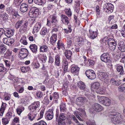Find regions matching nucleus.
Here are the masks:
<instances>
[{
  "instance_id": "f257e3e1",
  "label": "nucleus",
  "mask_w": 125,
  "mask_h": 125,
  "mask_svg": "<svg viewBox=\"0 0 125 125\" xmlns=\"http://www.w3.org/2000/svg\"><path fill=\"white\" fill-rule=\"evenodd\" d=\"M102 41L103 44H105L106 42H107L109 48L110 50L114 51L115 49L116 43L112 39L110 38L108 40L104 38L102 39Z\"/></svg>"
},
{
  "instance_id": "f03ea898",
  "label": "nucleus",
  "mask_w": 125,
  "mask_h": 125,
  "mask_svg": "<svg viewBox=\"0 0 125 125\" xmlns=\"http://www.w3.org/2000/svg\"><path fill=\"white\" fill-rule=\"evenodd\" d=\"M51 18H48L47 19V25L50 26L51 25L52 27H55L57 25L58 22L57 17L54 15H52Z\"/></svg>"
},
{
  "instance_id": "7ed1b4c3",
  "label": "nucleus",
  "mask_w": 125,
  "mask_h": 125,
  "mask_svg": "<svg viewBox=\"0 0 125 125\" xmlns=\"http://www.w3.org/2000/svg\"><path fill=\"white\" fill-rule=\"evenodd\" d=\"M111 121L115 124L121 123L122 120V117L121 114L118 113L111 115Z\"/></svg>"
},
{
  "instance_id": "20e7f679",
  "label": "nucleus",
  "mask_w": 125,
  "mask_h": 125,
  "mask_svg": "<svg viewBox=\"0 0 125 125\" xmlns=\"http://www.w3.org/2000/svg\"><path fill=\"white\" fill-rule=\"evenodd\" d=\"M14 30L8 29L6 31H5L3 29H0V36L5 35L8 37L12 36L13 34Z\"/></svg>"
},
{
  "instance_id": "39448f33",
  "label": "nucleus",
  "mask_w": 125,
  "mask_h": 125,
  "mask_svg": "<svg viewBox=\"0 0 125 125\" xmlns=\"http://www.w3.org/2000/svg\"><path fill=\"white\" fill-rule=\"evenodd\" d=\"M98 78L102 81H104L106 83H107L109 81L108 79L107 74L106 73L100 72L98 73Z\"/></svg>"
},
{
  "instance_id": "423d86ee",
  "label": "nucleus",
  "mask_w": 125,
  "mask_h": 125,
  "mask_svg": "<svg viewBox=\"0 0 125 125\" xmlns=\"http://www.w3.org/2000/svg\"><path fill=\"white\" fill-rule=\"evenodd\" d=\"M98 99L100 102H101L106 106L109 105L111 103L110 100L108 98L105 97L101 96L98 98Z\"/></svg>"
},
{
  "instance_id": "0eeeda50",
  "label": "nucleus",
  "mask_w": 125,
  "mask_h": 125,
  "mask_svg": "<svg viewBox=\"0 0 125 125\" xmlns=\"http://www.w3.org/2000/svg\"><path fill=\"white\" fill-rule=\"evenodd\" d=\"M40 103L39 101L35 102L30 105L29 108L31 112H34L39 108Z\"/></svg>"
},
{
  "instance_id": "6e6552de",
  "label": "nucleus",
  "mask_w": 125,
  "mask_h": 125,
  "mask_svg": "<svg viewBox=\"0 0 125 125\" xmlns=\"http://www.w3.org/2000/svg\"><path fill=\"white\" fill-rule=\"evenodd\" d=\"M85 73L88 78L91 80H93L96 78V74L94 71L91 70H87Z\"/></svg>"
},
{
  "instance_id": "1a4fd4ad",
  "label": "nucleus",
  "mask_w": 125,
  "mask_h": 125,
  "mask_svg": "<svg viewBox=\"0 0 125 125\" xmlns=\"http://www.w3.org/2000/svg\"><path fill=\"white\" fill-rule=\"evenodd\" d=\"M36 8V7H33L31 9L29 12V15L31 17L35 18L38 16V10Z\"/></svg>"
},
{
  "instance_id": "9d476101",
  "label": "nucleus",
  "mask_w": 125,
  "mask_h": 125,
  "mask_svg": "<svg viewBox=\"0 0 125 125\" xmlns=\"http://www.w3.org/2000/svg\"><path fill=\"white\" fill-rule=\"evenodd\" d=\"M29 52L28 50L25 48H21L20 50L19 55L20 57L23 59L26 58L28 55Z\"/></svg>"
},
{
  "instance_id": "9b49d317",
  "label": "nucleus",
  "mask_w": 125,
  "mask_h": 125,
  "mask_svg": "<svg viewBox=\"0 0 125 125\" xmlns=\"http://www.w3.org/2000/svg\"><path fill=\"white\" fill-rule=\"evenodd\" d=\"M92 108L93 111L91 110V109H90L92 111H95L98 112L101 111L103 109V108L100 105L97 103H95L93 105L92 109Z\"/></svg>"
},
{
  "instance_id": "f8f14e48",
  "label": "nucleus",
  "mask_w": 125,
  "mask_h": 125,
  "mask_svg": "<svg viewBox=\"0 0 125 125\" xmlns=\"http://www.w3.org/2000/svg\"><path fill=\"white\" fill-rule=\"evenodd\" d=\"M10 37L4 38L3 39V43L9 46H10L14 42V39H11Z\"/></svg>"
},
{
  "instance_id": "ddd939ff",
  "label": "nucleus",
  "mask_w": 125,
  "mask_h": 125,
  "mask_svg": "<svg viewBox=\"0 0 125 125\" xmlns=\"http://www.w3.org/2000/svg\"><path fill=\"white\" fill-rule=\"evenodd\" d=\"M53 113L52 110L50 109L48 110L45 114V118L48 120H50L53 117Z\"/></svg>"
},
{
  "instance_id": "4468645a",
  "label": "nucleus",
  "mask_w": 125,
  "mask_h": 125,
  "mask_svg": "<svg viewBox=\"0 0 125 125\" xmlns=\"http://www.w3.org/2000/svg\"><path fill=\"white\" fill-rule=\"evenodd\" d=\"M101 60L105 62H109L110 61V58L109 54L105 53H104L100 57Z\"/></svg>"
},
{
  "instance_id": "2eb2a0df",
  "label": "nucleus",
  "mask_w": 125,
  "mask_h": 125,
  "mask_svg": "<svg viewBox=\"0 0 125 125\" xmlns=\"http://www.w3.org/2000/svg\"><path fill=\"white\" fill-rule=\"evenodd\" d=\"M23 23V24L21 26L19 30L20 32L21 33H23L25 32L27 29L28 21H25Z\"/></svg>"
},
{
  "instance_id": "dca6fc26",
  "label": "nucleus",
  "mask_w": 125,
  "mask_h": 125,
  "mask_svg": "<svg viewBox=\"0 0 125 125\" xmlns=\"http://www.w3.org/2000/svg\"><path fill=\"white\" fill-rule=\"evenodd\" d=\"M61 20L63 23L68 25L69 22L68 17L62 14L60 16Z\"/></svg>"
},
{
  "instance_id": "f3484780",
  "label": "nucleus",
  "mask_w": 125,
  "mask_h": 125,
  "mask_svg": "<svg viewBox=\"0 0 125 125\" xmlns=\"http://www.w3.org/2000/svg\"><path fill=\"white\" fill-rule=\"evenodd\" d=\"M41 26V23H37L33 27L32 31L33 33H37L40 30Z\"/></svg>"
},
{
  "instance_id": "a211bd4d",
  "label": "nucleus",
  "mask_w": 125,
  "mask_h": 125,
  "mask_svg": "<svg viewBox=\"0 0 125 125\" xmlns=\"http://www.w3.org/2000/svg\"><path fill=\"white\" fill-rule=\"evenodd\" d=\"M28 8V5L26 3H22L20 7V10L22 12L24 13L27 11Z\"/></svg>"
},
{
  "instance_id": "6ab92c4d",
  "label": "nucleus",
  "mask_w": 125,
  "mask_h": 125,
  "mask_svg": "<svg viewBox=\"0 0 125 125\" xmlns=\"http://www.w3.org/2000/svg\"><path fill=\"white\" fill-rule=\"evenodd\" d=\"M117 46L121 52L124 51L125 50V46L124 42L122 41L119 42Z\"/></svg>"
},
{
  "instance_id": "aec40b11",
  "label": "nucleus",
  "mask_w": 125,
  "mask_h": 125,
  "mask_svg": "<svg viewBox=\"0 0 125 125\" xmlns=\"http://www.w3.org/2000/svg\"><path fill=\"white\" fill-rule=\"evenodd\" d=\"M77 84L79 88L84 91L86 88V86L84 83L82 81H80L78 82Z\"/></svg>"
},
{
  "instance_id": "412c9836",
  "label": "nucleus",
  "mask_w": 125,
  "mask_h": 125,
  "mask_svg": "<svg viewBox=\"0 0 125 125\" xmlns=\"http://www.w3.org/2000/svg\"><path fill=\"white\" fill-rule=\"evenodd\" d=\"M71 72L73 73H77L79 70V68L77 66H73L72 65L71 66Z\"/></svg>"
},
{
  "instance_id": "4be33fe9",
  "label": "nucleus",
  "mask_w": 125,
  "mask_h": 125,
  "mask_svg": "<svg viewBox=\"0 0 125 125\" xmlns=\"http://www.w3.org/2000/svg\"><path fill=\"white\" fill-rule=\"evenodd\" d=\"M117 71L120 73V75H122L124 73V70L123 66L119 64H116L115 66Z\"/></svg>"
},
{
  "instance_id": "5701e85b",
  "label": "nucleus",
  "mask_w": 125,
  "mask_h": 125,
  "mask_svg": "<svg viewBox=\"0 0 125 125\" xmlns=\"http://www.w3.org/2000/svg\"><path fill=\"white\" fill-rule=\"evenodd\" d=\"M30 49L31 52L34 53H36L37 51V46L35 44L31 45L30 46Z\"/></svg>"
},
{
  "instance_id": "b1692460",
  "label": "nucleus",
  "mask_w": 125,
  "mask_h": 125,
  "mask_svg": "<svg viewBox=\"0 0 125 125\" xmlns=\"http://www.w3.org/2000/svg\"><path fill=\"white\" fill-rule=\"evenodd\" d=\"M48 47L45 45H43L41 46L40 48V52H46L48 50Z\"/></svg>"
},
{
  "instance_id": "393cba45",
  "label": "nucleus",
  "mask_w": 125,
  "mask_h": 125,
  "mask_svg": "<svg viewBox=\"0 0 125 125\" xmlns=\"http://www.w3.org/2000/svg\"><path fill=\"white\" fill-rule=\"evenodd\" d=\"M65 54L66 58L68 60L71 59V56L72 55V52L69 50H65Z\"/></svg>"
},
{
  "instance_id": "a878e982",
  "label": "nucleus",
  "mask_w": 125,
  "mask_h": 125,
  "mask_svg": "<svg viewBox=\"0 0 125 125\" xmlns=\"http://www.w3.org/2000/svg\"><path fill=\"white\" fill-rule=\"evenodd\" d=\"M36 115L37 114L34 112L30 113L28 115L29 119L31 121H32L35 119Z\"/></svg>"
},
{
  "instance_id": "bb28decb",
  "label": "nucleus",
  "mask_w": 125,
  "mask_h": 125,
  "mask_svg": "<svg viewBox=\"0 0 125 125\" xmlns=\"http://www.w3.org/2000/svg\"><path fill=\"white\" fill-rule=\"evenodd\" d=\"M55 64L56 66H59L60 64V57L59 55H57L55 57Z\"/></svg>"
},
{
  "instance_id": "cd10ccee",
  "label": "nucleus",
  "mask_w": 125,
  "mask_h": 125,
  "mask_svg": "<svg viewBox=\"0 0 125 125\" xmlns=\"http://www.w3.org/2000/svg\"><path fill=\"white\" fill-rule=\"evenodd\" d=\"M60 111L61 113L66 112V109L65 108V103H62L60 106Z\"/></svg>"
},
{
  "instance_id": "c85d7f7f",
  "label": "nucleus",
  "mask_w": 125,
  "mask_h": 125,
  "mask_svg": "<svg viewBox=\"0 0 125 125\" xmlns=\"http://www.w3.org/2000/svg\"><path fill=\"white\" fill-rule=\"evenodd\" d=\"M57 35L52 34L50 38V42L53 45L57 40Z\"/></svg>"
},
{
  "instance_id": "c756f323",
  "label": "nucleus",
  "mask_w": 125,
  "mask_h": 125,
  "mask_svg": "<svg viewBox=\"0 0 125 125\" xmlns=\"http://www.w3.org/2000/svg\"><path fill=\"white\" fill-rule=\"evenodd\" d=\"M6 104L3 103L1 108L0 109V115L2 116L5 109Z\"/></svg>"
},
{
  "instance_id": "7c9ffc66",
  "label": "nucleus",
  "mask_w": 125,
  "mask_h": 125,
  "mask_svg": "<svg viewBox=\"0 0 125 125\" xmlns=\"http://www.w3.org/2000/svg\"><path fill=\"white\" fill-rule=\"evenodd\" d=\"M90 36L92 39H94L96 38L97 36V32L96 31H94L89 30Z\"/></svg>"
},
{
  "instance_id": "2f4dec72",
  "label": "nucleus",
  "mask_w": 125,
  "mask_h": 125,
  "mask_svg": "<svg viewBox=\"0 0 125 125\" xmlns=\"http://www.w3.org/2000/svg\"><path fill=\"white\" fill-rule=\"evenodd\" d=\"M100 85L99 82H97L93 83L91 86V88H93L96 90L98 89Z\"/></svg>"
},
{
  "instance_id": "473e14b6",
  "label": "nucleus",
  "mask_w": 125,
  "mask_h": 125,
  "mask_svg": "<svg viewBox=\"0 0 125 125\" xmlns=\"http://www.w3.org/2000/svg\"><path fill=\"white\" fill-rule=\"evenodd\" d=\"M66 112L63 113H62L59 116V118L58 120H62L64 121L65 120L66 118Z\"/></svg>"
},
{
  "instance_id": "72a5a7b5",
  "label": "nucleus",
  "mask_w": 125,
  "mask_h": 125,
  "mask_svg": "<svg viewBox=\"0 0 125 125\" xmlns=\"http://www.w3.org/2000/svg\"><path fill=\"white\" fill-rule=\"evenodd\" d=\"M86 99L85 97H79L76 99V101L77 103L82 102L85 101Z\"/></svg>"
},
{
  "instance_id": "f704fd0d",
  "label": "nucleus",
  "mask_w": 125,
  "mask_h": 125,
  "mask_svg": "<svg viewBox=\"0 0 125 125\" xmlns=\"http://www.w3.org/2000/svg\"><path fill=\"white\" fill-rule=\"evenodd\" d=\"M24 109V108L23 107H21L20 106H19L16 109V111L17 113L19 115H20Z\"/></svg>"
},
{
  "instance_id": "c9c22d12",
  "label": "nucleus",
  "mask_w": 125,
  "mask_h": 125,
  "mask_svg": "<svg viewBox=\"0 0 125 125\" xmlns=\"http://www.w3.org/2000/svg\"><path fill=\"white\" fill-rule=\"evenodd\" d=\"M11 54V52L9 50H8L4 54V57L6 58H8L10 56Z\"/></svg>"
},
{
  "instance_id": "e433bc0d",
  "label": "nucleus",
  "mask_w": 125,
  "mask_h": 125,
  "mask_svg": "<svg viewBox=\"0 0 125 125\" xmlns=\"http://www.w3.org/2000/svg\"><path fill=\"white\" fill-rule=\"evenodd\" d=\"M72 118L73 120L77 124V125H84L79 122L76 117L74 115H72Z\"/></svg>"
},
{
  "instance_id": "4c0bfd02",
  "label": "nucleus",
  "mask_w": 125,
  "mask_h": 125,
  "mask_svg": "<svg viewBox=\"0 0 125 125\" xmlns=\"http://www.w3.org/2000/svg\"><path fill=\"white\" fill-rule=\"evenodd\" d=\"M79 111H81V112H79L80 114H79V115L81 118H82L83 117H84L86 116V115L85 112L84 110L80 109Z\"/></svg>"
},
{
  "instance_id": "58836bf2",
  "label": "nucleus",
  "mask_w": 125,
  "mask_h": 125,
  "mask_svg": "<svg viewBox=\"0 0 125 125\" xmlns=\"http://www.w3.org/2000/svg\"><path fill=\"white\" fill-rule=\"evenodd\" d=\"M96 92L97 93H98L101 94H103L104 93L105 90L103 88H100L96 90Z\"/></svg>"
},
{
  "instance_id": "ea45409f",
  "label": "nucleus",
  "mask_w": 125,
  "mask_h": 125,
  "mask_svg": "<svg viewBox=\"0 0 125 125\" xmlns=\"http://www.w3.org/2000/svg\"><path fill=\"white\" fill-rule=\"evenodd\" d=\"M24 21L23 20L19 21L17 22L15 25V27L17 29H18L21 26V25L23 23Z\"/></svg>"
},
{
  "instance_id": "a19ab883",
  "label": "nucleus",
  "mask_w": 125,
  "mask_h": 125,
  "mask_svg": "<svg viewBox=\"0 0 125 125\" xmlns=\"http://www.w3.org/2000/svg\"><path fill=\"white\" fill-rule=\"evenodd\" d=\"M33 125H47L45 122L43 121H41L34 124Z\"/></svg>"
},
{
  "instance_id": "79ce46f5",
  "label": "nucleus",
  "mask_w": 125,
  "mask_h": 125,
  "mask_svg": "<svg viewBox=\"0 0 125 125\" xmlns=\"http://www.w3.org/2000/svg\"><path fill=\"white\" fill-rule=\"evenodd\" d=\"M65 11L66 15H67L69 17L71 16L72 13L70 8L66 9L65 10Z\"/></svg>"
},
{
  "instance_id": "37998d69",
  "label": "nucleus",
  "mask_w": 125,
  "mask_h": 125,
  "mask_svg": "<svg viewBox=\"0 0 125 125\" xmlns=\"http://www.w3.org/2000/svg\"><path fill=\"white\" fill-rule=\"evenodd\" d=\"M34 2L36 4L40 5H43L45 3L42 0H35Z\"/></svg>"
},
{
  "instance_id": "c03bdc74",
  "label": "nucleus",
  "mask_w": 125,
  "mask_h": 125,
  "mask_svg": "<svg viewBox=\"0 0 125 125\" xmlns=\"http://www.w3.org/2000/svg\"><path fill=\"white\" fill-rule=\"evenodd\" d=\"M47 29L43 27L42 29L40 32V34L41 35H45L47 33Z\"/></svg>"
},
{
  "instance_id": "a18cd8bd",
  "label": "nucleus",
  "mask_w": 125,
  "mask_h": 125,
  "mask_svg": "<svg viewBox=\"0 0 125 125\" xmlns=\"http://www.w3.org/2000/svg\"><path fill=\"white\" fill-rule=\"evenodd\" d=\"M21 69L22 72L26 73L29 70L30 68L29 67H23L21 68Z\"/></svg>"
},
{
  "instance_id": "49530a36",
  "label": "nucleus",
  "mask_w": 125,
  "mask_h": 125,
  "mask_svg": "<svg viewBox=\"0 0 125 125\" xmlns=\"http://www.w3.org/2000/svg\"><path fill=\"white\" fill-rule=\"evenodd\" d=\"M7 50V48L6 46L4 45L0 48V54H3Z\"/></svg>"
},
{
  "instance_id": "de8ad7c7",
  "label": "nucleus",
  "mask_w": 125,
  "mask_h": 125,
  "mask_svg": "<svg viewBox=\"0 0 125 125\" xmlns=\"http://www.w3.org/2000/svg\"><path fill=\"white\" fill-rule=\"evenodd\" d=\"M114 8V6L113 5L110 3L109 4V7L108 8L107 11L108 10V11H110L111 12H113Z\"/></svg>"
},
{
  "instance_id": "09e8293b",
  "label": "nucleus",
  "mask_w": 125,
  "mask_h": 125,
  "mask_svg": "<svg viewBox=\"0 0 125 125\" xmlns=\"http://www.w3.org/2000/svg\"><path fill=\"white\" fill-rule=\"evenodd\" d=\"M58 30L57 28H54L52 29L51 31V33L52 34L57 35Z\"/></svg>"
},
{
  "instance_id": "8fccbe9b",
  "label": "nucleus",
  "mask_w": 125,
  "mask_h": 125,
  "mask_svg": "<svg viewBox=\"0 0 125 125\" xmlns=\"http://www.w3.org/2000/svg\"><path fill=\"white\" fill-rule=\"evenodd\" d=\"M118 90L119 91L125 93V87L122 85H120L118 87Z\"/></svg>"
},
{
  "instance_id": "3c124183",
  "label": "nucleus",
  "mask_w": 125,
  "mask_h": 125,
  "mask_svg": "<svg viewBox=\"0 0 125 125\" xmlns=\"http://www.w3.org/2000/svg\"><path fill=\"white\" fill-rule=\"evenodd\" d=\"M110 3H106L104 5L103 8L104 10L106 11L107 12V10L109 7V4Z\"/></svg>"
},
{
  "instance_id": "603ef678",
  "label": "nucleus",
  "mask_w": 125,
  "mask_h": 125,
  "mask_svg": "<svg viewBox=\"0 0 125 125\" xmlns=\"http://www.w3.org/2000/svg\"><path fill=\"white\" fill-rule=\"evenodd\" d=\"M9 122V120L8 118H2V122L4 125H5L8 124Z\"/></svg>"
},
{
  "instance_id": "864d4df0",
  "label": "nucleus",
  "mask_w": 125,
  "mask_h": 125,
  "mask_svg": "<svg viewBox=\"0 0 125 125\" xmlns=\"http://www.w3.org/2000/svg\"><path fill=\"white\" fill-rule=\"evenodd\" d=\"M7 69L3 66H0V72H4L7 71Z\"/></svg>"
},
{
  "instance_id": "5fc2aeb1",
  "label": "nucleus",
  "mask_w": 125,
  "mask_h": 125,
  "mask_svg": "<svg viewBox=\"0 0 125 125\" xmlns=\"http://www.w3.org/2000/svg\"><path fill=\"white\" fill-rule=\"evenodd\" d=\"M72 40L70 38H68L67 39V43L68 46H70L72 45Z\"/></svg>"
},
{
  "instance_id": "6e6d98bb",
  "label": "nucleus",
  "mask_w": 125,
  "mask_h": 125,
  "mask_svg": "<svg viewBox=\"0 0 125 125\" xmlns=\"http://www.w3.org/2000/svg\"><path fill=\"white\" fill-rule=\"evenodd\" d=\"M58 123L59 125H66L65 122L62 120H58Z\"/></svg>"
},
{
  "instance_id": "4d7b16f0",
  "label": "nucleus",
  "mask_w": 125,
  "mask_h": 125,
  "mask_svg": "<svg viewBox=\"0 0 125 125\" xmlns=\"http://www.w3.org/2000/svg\"><path fill=\"white\" fill-rule=\"evenodd\" d=\"M57 48L59 49H60V48L61 46H63V44L62 43L61 41L60 40H59L57 43Z\"/></svg>"
},
{
  "instance_id": "13d9d810",
  "label": "nucleus",
  "mask_w": 125,
  "mask_h": 125,
  "mask_svg": "<svg viewBox=\"0 0 125 125\" xmlns=\"http://www.w3.org/2000/svg\"><path fill=\"white\" fill-rule=\"evenodd\" d=\"M2 15V19L4 21H5L8 19V17L7 14H3Z\"/></svg>"
},
{
  "instance_id": "bf43d9fd",
  "label": "nucleus",
  "mask_w": 125,
  "mask_h": 125,
  "mask_svg": "<svg viewBox=\"0 0 125 125\" xmlns=\"http://www.w3.org/2000/svg\"><path fill=\"white\" fill-rule=\"evenodd\" d=\"M78 113H77L76 112H74V114L76 116V117L80 121H83V120L82 118H81L80 116L78 114Z\"/></svg>"
},
{
  "instance_id": "052dcab7",
  "label": "nucleus",
  "mask_w": 125,
  "mask_h": 125,
  "mask_svg": "<svg viewBox=\"0 0 125 125\" xmlns=\"http://www.w3.org/2000/svg\"><path fill=\"white\" fill-rule=\"evenodd\" d=\"M11 12L12 15L14 16L15 17H17L18 15L17 12L16 11L14 10L13 9L11 10Z\"/></svg>"
},
{
  "instance_id": "680f3d73",
  "label": "nucleus",
  "mask_w": 125,
  "mask_h": 125,
  "mask_svg": "<svg viewBox=\"0 0 125 125\" xmlns=\"http://www.w3.org/2000/svg\"><path fill=\"white\" fill-rule=\"evenodd\" d=\"M94 62L93 60H89L88 61L87 63L89 64V66H92L94 65Z\"/></svg>"
},
{
  "instance_id": "e2e57ef3",
  "label": "nucleus",
  "mask_w": 125,
  "mask_h": 125,
  "mask_svg": "<svg viewBox=\"0 0 125 125\" xmlns=\"http://www.w3.org/2000/svg\"><path fill=\"white\" fill-rule=\"evenodd\" d=\"M120 57L122 58H125V51L121 52L120 53Z\"/></svg>"
},
{
  "instance_id": "0e129e2a",
  "label": "nucleus",
  "mask_w": 125,
  "mask_h": 125,
  "mask_svg": "<svg viewBox=\"0 0 125 125\" xmlns=\"http://www.w3.org/2000/svg\"><path fill=\"white\" fill-rule=\"evenodd\" d=\"M36 95L37 97L41 98L43 94L42 92L39 91L37 93Z\"/></svg>"
},
{
  "instance_id": "69168bd1",
  "label": "nucleus",
  "mask_w": 125,
  "mask_h": 125,
  "mask_svg": "<svg viewBox=\"0 0 125 125\" xmlns=\"http://www.w3.org/2000/svg\"><path fill=\"white\" fill-rule=\"evenodd\" d=\"M20 41L21 43H22L24 45H26L27 44V42L25 40L21 39L20 40Z\"/></svg>"
},
{
  "instance_id": "338daca9",
  "label": "nucleus",
  "mask_w": 125,
  "mask_h": 125,
  "mask_svg": "<svg viewBox=\"0 0 125 125\" xmlns=\"http://www.w3.org/2000/svg\"><path fill=\"white\" fill-rule=\"evenodd\" d=\"M5 65L6 66L9 67L10 66V61L7 60H5L4 61Z\"/></svg>"
},
{
  "instance_id": "774afa93",
  "label": "nucleus",
  "mask_w": 125,
  "mask_h": 125,
  "mask_svg": "<svg viewBox=\"0 0 125 125\" xmlns=\"http://www.w3.org/2000/svg\"><path fill=\"white\" fill-rule=\"evenodd\" d=\"M86 123L87 125H95V123L94 122H91L89 121L86 122Z\"/></svg>"
}]
</instances>
